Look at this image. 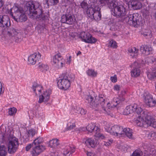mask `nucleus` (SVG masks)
I'll return each mask as SVG.
<instances>
[{
	"label": "nucleus",
	"instance_id": "22",
	"mask_svg": "<svg viewBox=\"0 0 156 156\" xmlns=\"http://www.w3.org/2000/svg\"><path fill=\"white\" fill-rule=\"evenodd\" d=\"M152 48L151 47H149L147 45H142L140 48V51L145 55H148L150 54V51H152Z\"/></svg>",
	"mask_w": 156,
	"mask_h": 156
},
{
	"label": "nucleus",
	"instance_id": "59",
	"mask_svg": "<svg viewBox=\"0 0 156 156\" xmlns=\"http://www.w3.org/2000/svg\"><path fill=\"white\" fill-rule=\"evenodd\" d=\"M3 5V3L2 0H0V8Z\"/></svg>",
	"mask_w": 156,
	"mask_h": 156
},
{
	"label": "nucleus",
	"instance_id": "60",
	"mask_svg": "<svg viewBox=\"0 0 156 156\" xmlns=\"http://www.w3.org/2000/svg\"><path fill=\"white\" fill-rule=\"evenodd\" d=\"M81 53V52L80 51H79L78 53L77 54V55H78L79 54H80Z\"/></svg>",
	"mask_w": 156,
	"mask_h": 156
},
{
	"label": "nucleus",
	"instance_id": "30",
	"mask_svg": "<svg viewBox=\"0 0 156 156\" xmlns=\"http://www.w3.org/2000/svg\"><path fill=\"white\" fill-rule=\"evenodd\" d=\"M140 74V70L138 68H135L131 71V75L132 77H136Z\"/></svg>",
	"mask_w": 156,
	"mask_h": 156
},
{
	"label": "nucleus",
	"instance_id": "57",
	"mask_svg": "<svg viewBox=\"0 0 156 156\" xmlns=\"http://www.w3.org/2000/svg\"><path fill=\"white\" fill-rule=\"evenodd\" d=\"M80 109L81 108H80L76 107V111H75V112L77 113H79L80 112Z\"/></svg>",
	"mask_w": 156,
	"mask_h": 156
},
{
	"label": "nucleus",
	"instance_id": "36",
	"mask_svg": "<svg viewBox=\"0 0 156 156\" xmlns=\"http://www.w3.org/2000/svg\"><path fill=\"white\" fill-rule=\"evenodd\" d=\"M80 6L84 10H88L90 8H88L89 6L88 3L85 0H84L81 3Z\"/></svg>",
	"mask_w": 156,
	"mask_h": 156
},
{
	"label": "nucleus",
	"instance_id": "61",
	"mask_svg": "<svg viewBox=\"0 0 156 156\" xmlns=\"http://www.w3.org/2000/svg\"><path fill=\"white\" fill-rule=\"evenodd\" d=\"M71 56H70L69 57V58H68V59H71Z\"/></svg>",
	"mask_w": 156,
	"mask_h": 156
},
{
	"label": "nucleus",
	"instance_id": "39",
	"mask_svg": "<svg viewBox=\"0 0 156 156\" xmlns=\"http://www.w3.org/2000/svg\"><path fill=\"white\" fill-rule=\"evenodd\" d=\"M135 112H136L138 114H140V115L139 116V118H142V116L141 114L143 112L145 111H143L141 108L138 107L137 106L136 108H135Z\"/></svg>",
	"mask_w": 156,
	"mask_h": 156
},
{
	"label": "nucleus",
	"instance_id": "15",
	"mask_svg": "<svg viewBox=\"0 0 156 156\" xmlns=\"http://www.w3.org/2000/svg\"><path fill=\"white\" fill-rule=\"evenodd\" d=\"M53 65L58 69L61 68L65 64V61L60 53L56 54L53 59Z\"/></svg>",
	"mask_w": 156,
	"mask_h": 156
},
{
	"label": "nucleus",
	"instance_id": "58",
	"mask_svg": "<svg viewBox=\"0 0 156 156\" xmlns=\"http://www.w3.org/2000/svg\"><path fill=\"white\" fill-rule=\"evenodd\" d=\"M71 62V60L69 59L68 58H67L66 63L67 64H69Z\"/></svg>",
	"mask_w": 156,
	"mask_h": 156
},
{
	"label": "nucleus",
	"instance_id": "62",
	"mask_svg": "<svg viewBox=\"0 0 156 156\" xmlns=\"http://www.w3.org/2000/svg\"><path fill=\"white\" fill-rule=\"evenodd\" d=\"M155 18L156 19V12L155 13Z\"/></svg>",
	"mask_w": 156,
	"mask_h": 156
},
{
	"label": "nucleus",
	"instance_id": "1",
	"mask_svg": "<svg viewBox=\"0 0 156 156\" xmlns=\"http://www.w3.org/2000/svg\"><path fill=\"white\" fill-rule=\"evenodd\" d=\"M9 18L6 15H0V27L8 30L7 35L12 41L19 43L21 41V33L18 30L11 27Z\"/></svg>",
	"mask_w": 156,
	"mask_h": 156
},
{
	"label": "nucleus",
	"instance_id": "44",
	"mask_svg": "<svg viewBox=\"0 0 156 156\" xmlns=\"http://www.w3.org/2000/svg\"><path fill=\"white\" fill-rule=\"evenodd\" d=\"M16 112V109L15 108H10L9 111V114L10 115H12L15 114Z\"/></svg>",
	"mask_w": 156,
	"mask_h": 156
},
{
	"label": "nucleus",
	"instance_id": "4",
	"mask_svg": "<svg viewBox=\"0 0 156 156\" xmlns=\"http://www.w3.org/2000/svg\"><path fill=\"white\" fill-rule=\"evenodd\" d=\"M33 89L36 95H39L38 102L41 103L44 102V103L47 102L49 99L50 95L51 94V90H47L44 91L43 94H40L42 87L36 82H34L32 86Z\"/></svg>",
	"mask_w": 156,
	"mask_h": 156
},
{
	"label": "nucleus",
	"instance_id": "25",
	"mask_svg": "<svg viewBox=\"0 0 156 156\" xmlns=\"http://www.w3.org/2000/svg\"><path fill=\"white\" fill-rule=\"evenodd\" d=\"M124 99L123 98L119 96L117 97H115L113 98L112 102L113 104H112V107H115L117 105L119 104L122 101H124Z\"/></svg>",
	"mask_w": 156,
	"mask_h": 156
},
{
	"label": "nucleus",
	"instance_id": "55",
	"mask_svg": "<svg viewBox=\"0 0 156 156\" xmlns=\"http://www.w3.org/2000/svg\"><path fill=\"white\" fill-rule=\"evenodd\" d=\"M112 104H113L112 102L111 104L109 103H107L106 105H107V106L109 109H110L111 108H113L114 107H111V105H111Z\"/></svg>",
	"mask_w": 156,
	"mask_h": 156
},
{
	"label": "nucleus",
	"instance_id": "64",
	"mask_svg": "<svg viewBox=\"0 0 156 156\" xmlns=\"http://www.w3.org/2000/svg\"><path fill=\"white\" fill-rule=\"evenodd\" d=\"M144 35L145 36H147V34H144Z\"/></svg>",
	"mask_w": 156,
	"mask_h": 156
},
{
	"label": "nucleus",
	"instance_id": "3",
	"mask_svg": "<svg viewBox=\"0 0 156 156\" xmlns=\"http://www.w3.org/2000/svg\"><path fill=\"white\" fill-rule=\"evenodd\" d=\"M87 101H86L89 103L91 107L94 108L98 107L100 106L105 111V113L109 114V111L105 107V97L103 95H101L98 97H96L94 99V97L91 95H87L85 97Z\"/></svg>",
	"mask_w": 156,
	"mask_h": 156
},
{
	"label": "nucleus",
	"instance_id": "37",
	"mask_svg": "<svg viewBox=\"0 0 156 156\" xmlns=\"http://www.w3.org/2000/svg\"><path fill=\"white\" fill-rule=\"evenodd\" d=\"M37 133L35 129H30L27 132V134L28 137H32Z\"/></svg>",
	"mask_w": 156,
	"mask_h": 156
},
{
	"label": "nucleus",
	"instance_id": "6",
	"mask_svg": "<svg viewBox=\"0 0 156 156\" xmlns=\"http://www.w3.org/2000/svg\"><path fill=\"white\" fill-rule=\"evenodd\" d=\"M62 79L58 80V86L60 89L66 90L70 87L71 83L73 81L74 76L73 74L66 73L62 74Z\"/></svg>",
	"mask_w": 156,
	"mask_h": 156
},
{
	"label": "nucleus",
	"instance_id": "21",
	"mask_svg": "<svg viewBox=\"0 0 156 156\" xmlns=\"http://www.w3.org/2000/svg\"><path fill=\"white\" fill-rule=\"evenodd\" d=\"M137 0H132L130 5L131 6L132 8L134 10L140 9L142 5L141 3Z\"/></svg>",
	"mask_w": 156,
	"mask_h": 156
},
{
	"label": "nucleus",
	"instance_id": "5",
	"mask_svg": "<svg viewBox=\"0 0 156 156\" xmlns=\"http://www.w3.org/2000/svg\"><path fill=\"white\" fill-rule=\"evenodd\" d=\"M10 12L12 17L16 21L22 22L27 20V17L23 9L20 6H13L10 9Z\"/></svg>",
	"mask_w": 156,
	"mask_h": 156
},
{
	"label": "nucleus",
	"instance_id": "8",
	"mask_svg": "<svg viewBox=\"0 0 156 156\" xmlns=\"http://www.w3.org/2000/svg\"><path fill=\"white\" fill-rule=\"evenodd\" d=\"M123 21L128 23L135 27H137L142 24V18L139 14L135 13L129 14L124 18Z\"/></svg>",
	"mask_w": 156,
	"mask_h": 156
},
{
	"label": "nucleus",
	"instance_id": "14",
	"mask_svg": "<svg viewBox=\"0 0 156 156\" xmlns=\"http://www.w3.org/2000/svg\"><path fill=\"white\" fill-rule=\"evenodd\" d=\"M61 21L62 23L69 25H72L76 23V20L74 16L69 13H66L62 15Z\"/></svg>",
	"mask_w": 156,
	"mask_h": 156
},
{
	"label": "nucleus",
	"instance_id": "63",
	"mask_svg": "<svg viewBox=\"0 0 156 156\" xmlns=\"http://www.w3.org/2000/svg\"><path fill=\"white\" fill-rule=\"evenodd\" d=\"M154 7L156 8V3L154 5Z\"/></svg>",
	"mask_w": 156,
	"mask_h": 156
},
{
	"label": "nucleus",
	"instance_id": "7",
	"mask_svg": "<svg viewBox=\"0 0 156 156\" xmlns=\"http://www.w3.org/2000/svg\"><path fill=\"white\" fill-rule=\"evenodd\" d=\"M142 118L134 119L135 123L139 126L142 127L146 125L151 126L154 119L147 112H143L141 114Z\"/></svg>",
	"mask_w": 156,
	"mask_h": 156
},
{
	"label": "nucleus",
	"instance_id": "42",
	"mask_svg": "<svg viewBox=\"0 0 156 156\" xmlns=\"http://www.w3.org/2000/svg\"><path fill=\"white\" fill-rule=\"evenodd\" d=\"M75 126L76 125L74 123L70 122H68L67 124L66 130H71L75 128Z\"/></svg>",
	"mask_w": 156,
	"mask_h": 156
},
{
	"label": "nucleus",
	"instance_id": "13",
	"mask_svg": "<svg viewBox=\"0 0 156 156\" xmlns=\"http://www.w3.org/2000/svg\"><path fill=\"white\" fill-rule=\"evenodd\" d=\"M79 37L85 42L90 43H94L97 41V39L92 36L91 35L87 32H82L79 35Z\"/></svg>",
	"mask_w": 156,
	"mask_h": 156
},
{
	"label": "nucleus",
	"instance_id": "41",
	"mask_svg": "<svg viewBox=\"0 0 156 156\" xmlns=\"http://www.w3.org/2000/svg\"><path fill=\"white\" fill-rule=\"evenodd\" d=\"M155 60V58L153 56L147 57L146 59V62L148 64L153 63Z\"/></svg>",
	"mask_w": 156,
	"mask_h": 156
},
{
	"label": "nucleus",
	"instance_id": "18",
	"mask_svg": "<svg viewBox=\"0 0 156 156\" xmlns=\"http://www.w3.org/2000/svg\"><path fill=\"white\" fill-rule=\"evenodd\" d=\"M123 134V128L121 126L115 125L112 126L111 134L116 136Z\"/></svg>",
	"mask_w": 156,
	"mask_h": 156
},
{
	"label": "nucleus",
	"instance_id": "11",
	"mask_svg": "<svg viewBox=\"0 0 156 156\" xmlns=\"http://www.w3.org/2000/svg\"><path fill=\"white\" fill-rule=\"evenodd\" d=\"M101 9L96 5H94L89 9V13L90 16H93L95 20H99L101 19V15L100 12Z\"/></svg>",
	"mask_w": 156,
	"mask_h": 156
},
{
	"label": "nucleus",
	"instance_id": "16",
	"mask_svg": "<svg viewBox=\"0 0 156 156\" xmlns=\"http://www.w3.org/2000/svg\"><path fill=\"white\" fill-rule=\"evenodd\" d=\"M144 101L146 105L150 107H153L156 104V101L154 100L152 96L149 92L147 91L144 94Z\"/></svg>",
	"mask_w": 156,
	"mask_h": 156
},
{
	"label": "nucleus",
	"instance_id": "23",
	"mask_svg": "<svg viewBox=\"0 0 156 156\" xmlns=\"http://www.w3.org/2000/svg\"><path fill=\"white\" fill-rule=\"evenodd\" d=\"M75 151V148L73 147H72L70 146H66L64 150L63 154L64 155L69 156L71 154L74 152Z\"/></svg>",
	"mask_w": 156,
	"mask_h": 156
},
{
	"label": "nucleus",
	"instance_id": "27",
	"mask_svg": "<svg viewBox=\"0 0 156 156\" xmlns=\"http://www.w3.org/2000/svg\"><path fill=\"white\" fill-rule=\"evenodd\" d=\"M58 140L53 139L49 141V146L53 148H55L59 145Z\"/></svg>",
	"mask_w": 156,
	"mask_h": 156
},
{
	"label": "nucleus",
	"instance_id": "45",
	"mask_svg": "<svg viewBox=\"0 0 156 156\" xmlns=\"http://www.w3.org/2000/svg\"><path fill=\"white\" fill-rule=\"evenodd\" d=\"M105 128L106 131L109 133L111 134V132L112 130V127H110L109 125L107 124L105 126Z\"/></svg>",
	"mask_w": 156,
	"mask_h": 156
},
{
	"label": "nucleus",
	"instance_id": "28",
	"mask_svg": "<svg viewBox=\"0 0 156 156\" xmlns=\"http://www.w3.org/2000/svg\"><path fill=\"white\" fill-rule=\"evenodd\" d=\"M123 134L124 133L130 139H132L133 136L132 134V130L129 128H125L123 129Z\"/></svg>",
	"mask_w": 156,
	"mask_h": 156
},
{
	"label": "nucleus",
	"instance_id": "12",
	"mask_svg": "<svg viewBox=\"0 0 156 156\" xmlns=\"http://www.w3.org/2000/svg\"><path fill=\"white\" fill-rule=\"evenodd\" d=\"M9 140L8 145V151L9 153L13 154L15 153L19 146L18 139L15 137Z\"/></svg>",
	"mask_w": 156,
	"mask_h": 156
},
{
	"label": "nucleus",
	"instance_id": "56",
	"mask_svg": "<svg viewBox=\"0 0 156 156\" xmlns=\"http://www.w3.org/2000/svg\"><path fill=\"white\" fill-rule=\"evenodd\" d=\"M3 93L2 91V86L1 83L0 82V95Z\"/></svg>",
	"mask_w": 156,
	"mask_h": 156
},
{
	"label": "nucleus",
	"instance_id": "31",
	"mask_svg": "<svg viewBox=\"0 0 156 156\" xmlns=\"http://www.w3.org/2000/svg\"><path fill=\"white\" fill-rule=\"evenodd\" d=\"M128 51L129 52L134 54L132 56V57H135L138 52V49L135 47H131L128 49Z\"/></svg>",
	"mask_w": 156,
	"mask_h": 156
},
{
	"label": "nucleus",
	"instance_id": "49",
	"mask_svg": "<svg viewBox=\"0 0 156 156\" xmlns=\"http://www.w3.org/2000/svg\"><path fill=\"white\" fill-rule=\"evenodd\" d=\"M80 112L81 115H84L86 114L87 111L85 110L84 109L81 108Z\"/></svg>",
	"mask_w": 156,
	"mask_h": 156
},
{
	"label": "nucleus",
	"instance_id": "48",
	"mask_svg": "<svg viewBox=\"0 0 156 156\" xmlns=\"http://www.w3.org/2000/svg\"><path fill=\"white\" fill-rule=\"evenodd\" d=\"M112 140H108V141H105L104 144V145L106 146H108L111 144L112 142Z\"/></svg>",
	"mask_w": 156,
	"mask_h": 156
},
{
	"label": "nucleus",
	"instance_id": "19",
	"mask_svg": "<svg viewBox=\"0 0 156 156\" xmlns=\"http://www.w3.org/2000/svg\"><path fill=\"white\" fill-rule=\"evenodd\" d=\"M86 145L88 147L95 148L98 144V141L96 139H94L91 138L86 139L84 141Z\"/></svg>",
	"mask_w": 156,
	"mask_h": 156
},
{
	"label": "nucleus",
	"instance_id": "54",
	"mask_svg": "<svg viewBox=\"0 0 156 156\" xmlns=\"http://www.w3.org/2000/svg\"><path fill=\"white\" fill-rule=\"evenodd\" d=\"M87 156H97L95 154L91 152H87Z\"/></svg>",
	"mask_w": 156,
	"mask_h": 156
},
{
	"label": "nucleus",
	"instance_id": "33",
	"mask_svg": "<svg viewBox=\"0 0 156 156\" xmlns=\"http://www.w3.org/2000/svg\"><path fill=\"white\" fill-rule=\"evenodd\" d=\"M45 4L48 6L54 5H56L59 2L58 0H44Z\"/></svg>",
	"mask_w": 156,
	"mask_h": 156
},
{
	"label": "nucleus",
	"instance_id": "26",
	"mask_svg": "<svg viewBox=\"0 0 156 156\" xmlns=\"http://www.w3.org/2000/svg\"><path fill=\"white\" fill-rule=\"evenodd\" d=\"M99 2L102 5H107L110 9L112 8L114 4V2L110 0H100Z\"/></svg>",
	"mask_w": 156,
	"mask_h": 156
},
{
	"label": "nucleus",
	"instance_id": "52",
	"mask_svg": "<svg viewBox=\"0 0 156 156\" xmlns=\"http://www.w3.org/2000/svg\"><path fill=\"white\" fill-rule=\"evenodd\" d=\"M123 1L124 2H125L128 5H129L132 2V0H123Z\"/></svg>",
	"mask_w": 156,
	"mask_h": 156
},
{
	"label": "nucleus",
	"instance_id": "10",
	"mask_svg": "<svg viewBox=\"0 0 156 156\" xmlns=\"http://www.w3.org/2000/svg\"><path fill=\"white\" fill-rule=\"evenodd\" d=\"M112 14L117 18H122L125 16L126 13V9L122 5H117L114 2L112 6Z\"/></svg>",
	"mask_w": 156,
	"mask_h": 156
},
{
	"label": "nucleus",
	"instance_id": "50",
	"mask_svg": "<svg viewBox=\"0 0 156 156\" xmlns=\"http://www.w3.org/2000/svg\"><path fill=\"white\" fill-rule=\"evenodd\" d=\"M151 126L154 128H156V121L154 119L151 123Z\"/></svg>",
	"mask_w": 156,
	"mask_h": 156
},
{
	"label": "nucleus",
	"instance_id": "40",
	"mask_svg": "<svg viewBox=\"0 0 156 156\" xmlns=\"http://www.w3.org/2000/svg\"><path fill=\"white\" fill-rule=\"evenodd\" d=\"M88 75L92 77H95L96 76L97 73L92 69H89L87 72Z\"/></svg>",
	"mask_w": 156,
	"mask_h": 156
},
{
	"label": "nucleus",
	"instance_id": "47",
	"mask_svg": "<svg viewBox=\"0 0 156 156\" xmlns=\"http://www.w3.org/2000/svg\"><path fill=\"white\" fill-rule=\"evenodd\" d=\"M111 80L114 83L116 82L117 80L116 75H114L113 76H111L110 78Z\"/></svg>",
	"mask_w": 156,
	"mask_h": 156
},
{
	"label": "nucleus",
	"instance_id": "24",
	"mask_svg": "<svg viewBox=\"0 0 156 156\" xmlns=\"http://www.w3.org/2000/svg\"><path fill=\"white\" fill-rule=\"evenodd\" d=\"M98 126L92 123L89 124L86 127L87 130L90 133L94 132L95 133L97 131H98Z\"/></svg>",
	"mask_w": 156,
	"mask_h": 156
},
{
	"label": "nucleus",
	"instance_id": "46",
	"mask_svg": "<svg viewBox=\"0 0 156 156\" xmlns=\"http://www.w3.org/2000/svg\"><path fill=\"white\" fill-rule=\"evenodd\" d=\"M148 137L152 138L153 139L156 138V132H151L148 135Z\"/></svg>",
	"mask_w": 156,
	"mask_h": 156
},
{
	"label": "nucleus",
	"instance_id": "9",
	"mask_svg": "<svg viewBox=\"0 0 156 156\" xmlns=\"http://www.w3.org/2000/svg\"><path fill=\"white\" fill-rule=\"evenodd\" d=\"M43 142V139L38 137L35 139L32 143L33 150L31 152L34 156L38 155L45 149L44 147L40 144Z\"/></svg>",
	"mask_w": 156,
	"mask_h": 156
},
{
	"label": "nucleus",
	"instance_id": "17",
	"mask_svg": "<svg viewBox=\"0 0 156 156\" xmlns=\"http://www.w3.org/2000/svg\"><path fill=\"white\" fill-rule=\"evenodd\" d=\"M41 58V55L39 52L30 55L28 58L29 64L31 65H34L37 62H39Z\"/></svg>",
	"mask_w": 156,
	"mask_h": 156
},
{
	"label": "nucleus",
	"instance_id": "29",
	"mask_svg": "<svg viewBox=\"0 0 156 156\" xmlns=\"http://www.w3.org/2000/svg\"><path fill=\"white\" fill-rule=\"evenodd\" d=\"M38 68L42 71H47L49 67L46 64H45L41 62H39L37 65Z\"/></svg>",
	"mask_w": 156,
	"mask_h": 156
},
{
	"label": "nucleus",
	"instance_id": "43",
	"mask_svg": "<svg viewBox=\"0 0 156 156\" xmlns=\"http://www.w3.org/2000/svg\"><path fill=\"white\" fill-rule=\"evenodd\" d=\"M109 45L113 48H116L117 47L116 43L113 40H111L110 41Z\"/></svg>",
	"mask_w": 156,
	"mask_h": 156
},
{
	"label": "nucleus",
	"instance_id": "20",
	"mask_svg": "<svg viewBox=\"0 0 156 156\" xmlns=\"http://www.w3.org/2000/svg\"><path fill=\"white\" fill-rule=\"evenodd\" d=\"M137 106V105L135 104L126 106L123 112V114L127 115L134 112L135 110V108H136Z\"/></svg>",
	"mask_w": 156,
	"mask_h": 156
},
{
	"label": "nucleus",
	"instance_id": "51",
	"mask_svg": "<svg viewBox=\"0 0 156 156\" xmlns=\"http://www.w3.org/2000/svg\"><path fill=\"white\" fill-rule=\"evenodd\" d=\"M114 90H116L117 91H118L120 90V87L119 85H115L114 86Z\"/></svg>",
	"mask_w": 156,
	"mask_h": 156
},
{
	"label": "nucleus",
	"instance_id": "2",
	"mask_svg": "<svg viewBox=\"0 0 156 156\" xmlns=\"http://www.w3.org/2000/svg\"><path fill=\"white\" fill-rule=\"evenodd\" d=\"M26 12L30 17L39 20H46L47 16L43 13L41 7L37 2H29L25 6Z\"/></svg>",
	"mask_w": 156,
	"mask_h": 156
},
{
	"label": "nucleus",
	"instance_id": "53",
	"mask_svg": "<svg viewBox=\"0 0 156 156\" xmlns=\"http://www.w3.org/2000/svg\"><path fill=\"white\" fill-rule=\"evenodd\" d=\"M32 147V144H30L27 145L26 146V150L27 151H29L30 148Z\"/></svg>",
	"mask_w": 156,
	"mask_h": 156
},
{
	"label": "nucleus",
	"instance_id": "34",
	"mask_svg": "<svg viewBox=\"0 0 156 156\" xmlns=\"http://www.w3.org/2000/svg\"><path fill=\"white\" fill-rule=\"evenodd\" d=\"M7 153L5 147L4 145L0 146V156H5Z\"/></svg>",
	"mask_w": 156,
	"mask_h": 156
},
{
	"label": "nucleus",
	"instance_id": "35",
	"mask_svg": "<svg viewBox=\"0 0 156 156\" xmlns=\"http://www.w3.org/2000/svg\"><path fill=\"white\" fill-rule=\"evenodd\" d=\"M95 133V136L99 139H103L105 138V136L103 134L100 132V129L99 128H98V131H97Z\"/></svg>",
	"mask_w": 156,
	"mask_h": 156
},
{
	"label": "nucleus",
	"instance_id": "32",
	"mask_svg": "<svg viewBox=\"0 0 156 156\" xmlns=\"http://www.w3.org/2000/svg\"><path fill=\"white\" fill-rule=\"evenodd\" d=\"M148 78L152 80L154 78H156V68L154 69L152 72H149L147 73Z\"/></svg>",
	"mask_w": 156,
	"mask_h": 156
},
{
	"label": "nucleus",
	"instance_id": "38",
	"mask_svg": "<svg viewBox=\"0 0 156 156\" xmlns=\"http://www.w3.org/2000/svg\"><path fill=\"white\" fill-rule=\"evenodd\" d=\"M131 156H143V152L140 150H136L133 152Z\"/></svg>",
	"mask_w": 156,
	"mask_h": 156
}]
</instances>
